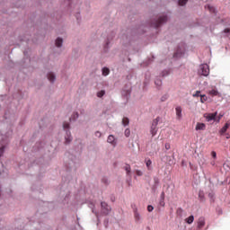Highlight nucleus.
I'll return each mask as SVG.
<instances>
[{"label": "nucleus", "mask_w": 230, "mask_h": 230, "mask_svg": "<svg viewBox=\"0 0 230 230\" xmlns=\"http://www.w3.org/2000/svg\"><path fill=\"white\" fill-rule=\"evenodd\" d=\"M129 123H130V120L128 119V118L124 117V118L122 119V125H123L124 127H127V125H128Z\"/></svg>", "instance_id": "17"}, {"label": "nucleus", "mask_w": 230, "mask_h": 230, "mask_svg": "<svg viewBox=\"0 0 230 230\" xmlns=\"http://www.w3.org/2000/svg\"><path fill=\"white\" fill-rule=\"evenodd\" d=\"M136 174L138 176V177H141V175H143V172L139 171V170H137L136 171Z\"/></svg>", "instance_id": "31"}, {"label": "nucleus", "mask_w": 230, "mask_h": 230, "mask_svg": "<svg viewBox=\"0 0 230 230\" xmlns=\"http://www.w3.org/2000/svg\"><path fill=\"white\" fill-rule=\"evenodd\" d=\"M199 96H200L201 103H204L205 102H208V96H206V94L199 95Z\"/></svg>", "instance_id": "20"}, {"label": "nucleus", "mask_w": 230, "mask_h": 230, "mask_svg": "<svg viewBox=\"0 0 230 230\" xmlns=\"http://www.w3.org/2000/svg\"><path fill=\"white\" fill-rule=\"evenodd\" d=\"M171 146L170 143H165V150H170Z\"/></svg>", "instance_id": "35"}, {"label": "nucleus", "mask_w": 230, "mask_h": 230, "mask_svg": "<svg viewBox=\"0 0 230 230\" xmlns=\"http://www.w3.org/2000/svg\"><path fill=\"white\" fill-rule=\"evenodd\" d=\"M206 226V219L204 217H199L198 220V228L202 229Z\"/></svg>", "instance_id": "6"}, {"label": "nucleus", "mask_w": 230, "mask_h": 230, "mask_svg": "<svg viewBox=\"0 0 230 230\" xmlns=\"http://www.w3.org/2000/svg\"><path fill=\"white\" fill-rule=\"evenodd\" d=\"M101 207H102V213H103V215H107L108 213H111V207L107 203L102 202Z\"/></svg>", "instance_id": "4"}, {"label": "nucleus", "mask_w": 230, "mask_h": 230, "mask_svg": "<svg viewBox=\"0 0 230 230\" xmlns=\"http://www.w3.org/2000/svg\"><path fill=\"white\" fill-rule=\"evenodd\" d=\"M208 94L210 96H218V92L217 91V89H212V90L208 91Z\"/></svg>", "instance_id": "15"}, {"label": "nucleus", "mask_w": 230, "mask_h": 230, "mask_svg": "<svg viewBox=\"0 0 230 230\" xmlns=\"http://www.w3.org/2000/svg\"><path fill=\"white\" fill-rule=\"evenodd\" d=\"M124 134H125L126 137H130V129L127 128V129L124 131Z\"/></svg>", "instance_id": "26"}, {"label": "nucleus", "mask_w": 230, "mask_h": 230, "mask_svg": "<svg viewBox=\"0 0 230 230\" xmlns=\"http://www.w3.org/2000/svg\"><path fill=\"white\" fill-rule=\"evenodd\" d=\"M147 211H149V213H151V211H154V207L152 205H148Z\"/></svg>", "instance_id": "30"}, {"label": "nucleus", "mask_w": 230, "mask_h": 230, "mask_svg": "<svg viewBox=\"0 0 230 230\" xmlns=\"http://www.w3.org/2000/svg\"><path fill=\"white\" fill-rule=\"evenodd\" d=\"M226 139H229V134H226Z\"/></svg>", "instance_id": "41"}, {"label": "nucleus", "mask_w": 230, "mask_h": 230, "mask_svg": "<svg viewBox=\"0 0 230 230\" xmlns=\"http://www.w3.org/2000/svg\"><path fill=\"white\" fill-rule=\"evenodd\" d=\"M95 136H96V137H102V132L96 131Z\"/></svg>", "instance_id": "34"}, {"label": "nucleus", "mask_w": 230, "mask_h": 230, "mask_svg": "<svg viewBox=\"0 0 230 230\" xmlns=\"http://www.w3.org/2000/svg\"><path fill=\"white\" fill-rule=\"evenodd\" d=\"M109 73H111V70H109L108 67H103V68H102V75H103V76L109 75Z\"/></svg>", "instance_id": "18"}, {"label": "nucleus", "mask_w": 230, "mask_h": 230, "mask_svg": "<svg viewBox=\"0 0 230 230\" xmlns=\"http://www.w3.org/2000/svg\"><path fill=\"white\" fill-rule=\"evenodd\" d=\"M108 143H111V145H116V138L114 137V136L112 135H110L108 137V139H107Z\"/></svg>", "instance_id": "12"}, {"label": "nucleus", "mask_w": 230, "mask_h": 230, "mask_svg": "<svg viewBox=\"0 0 230 230\" xmlns=\"http://www.w3.org/2000/svg\"><path fill=\"white\" fill-rule=\"evenodd\" d=\"M199 96H200V91H197V92L193 94V97H194V98H199Z\"/></svg>", "instance_id": "28"}, {"label": "nucleus", "mask_w": 230, "mask_h": 230, "mask_svg": "<svg viewBox=\"0 0 230 230\" xmlns=\"http://www.w3.org/2000/svg\"><path fill=\"white\" fill-rule=\"evenodd\" d=\"M65 139H66V144H69V143H71V141H73V137H71V131H66Z\"/></svg>", "instance_id": "9"}, {"label": "nucleus", "mask_w": 230, "mask_h": 230, "mask_svg": "<svg viewBox=\"0 0 230 230\" xmlns=\"http://www.w3.org/2000/svg\"><path fill=\"white\" fill-rule=\"evenodd\" d=\"M205 8H206V10H208V12H210V13H215V7H213L211 5H206Z\"/></svg>", "instance_id": "19"}, {"label": "nucleus", "mask_w": 230, "mask_h": 230, "mask_svg": "<svg viewBox=\"0 0 230 230\" xmlns=\"http://www.w3.org/2000/svg\"><path fill=\"white\" fill-rule=\"evenodd\" d=\"M207 121H213L217 118V112L215 113H208L207 116H205Z\"/></svg>", "instance_id": "7"}, {"label": "nucleus", "mask_w": 230, "mask_h": 230, "mask_svg": "<svg viewBox=\"0 0 230 230\" xmlns=\"http://www.w3.org/2000/svg\"><path fill=\"white\" fill-rule=\"evenodd\" d=\"M210 164H211L212 166H215V161H212V162L210 163Z\"/></svg>", "instance_id": "40"}, {"label": "nucleus", "mask_w": 230, "mask_h": 230, "mask_svg": "<svg viewBox=\"0 0 230 230\" xmlns=\"http://www.w3.org/2000/svg\"><path fill=\"white\" fill-rule=\"evenodd\" d=\"M211 155H212L213 159H217V152L212 151Z\"/></svg>", "instance_id": "33"}, {"label": "nucleus", "mask_w": 230, "mask_h": 230, "mask_svg": "<svg viewBox=\"0 0 230 230\" xmlns=\"http://www.w3.org/2000/svg\"><path fill=\"white\" fill-rule=\"evenodd\" d=\"M174 57H179V51L174 54Z\"/></svg>", "instance_id": "39"}, {"label": "nucleus", "mask_w": 230, "mask_h": 230, "mask_svg": "<svg viewBox=\"0 0 230 230\" xmlns=\"http://www.w3.org/2000/svg\"><path fill=\"white\" fill-rule=\"evenodd\" d=\"M63 128L66 130V128H69V123L68 122H64L63 123Z\"/></svg>", "instance_id": "27"}, {"label": "nucleus", "mask_w": 230, "mask_h": 230, "mask_svg": "<svg viewBox=\"0 0 230 230\" xmlns=\"http://www.w3.org/2000/svg\"><path fill=\"white\" fill-rule=\"evenodd\" d=\"M48 80H49V82H55V80H56V76H55V74H53V73H49L48 74Z\"/></svg>", "instance_id": "13"}, {"label": "nucleus", "mask_w": 230, "mask_h": 230, "mask_svg": "<svg viewBox=\"0 0 230 230\" xmlns=\"http://www.w3.org/2000/svg\"><path fill=\"white\" fill-rule=\"evenodd\" d=\"M134 218L136 222H139V220H141V216L139 215V212H137V208L134 210Z\"/></svg>", "instance_id": "11"}, {"label": "nucleus", "mask_w": 230, "mask_h": 230, "mask_svg": "<svg viewBox=\"0 0 230 230\" xmlns=\"http://www.w3.org/2000/svg\"><path fill=\"white\" fill-rule=\"evenodd\" d=\"M105 95V91L102 90L97 93L98 98H102Z\"/></svg>", "instance_id": "24"}, {"label": "nucleus", "mask_w": 230, "mask_h": 230, "mask_svg": "<svg viewBox=\"0 0 230 230\" xmlns=\"http://www.w3.org/2000/svg\"><path fill=\"white\" fill-rule=\"evenodd\" d=\"M155 85H161L162 82H161V80H156L155 82Z\"/></svg>", "instance_id": "36"}, {"label": "nucleus", "mask_w": 230, "mask_h": 230, "mask_svg": "<svg viewBox=\"0 0 230 230\" xmlns=\"http://www.w3.org/2000/svg\"><path fill=\"white\" fill-rule=\"evenodd\" d=\"M3 154H4V146L0 148V157H3Z\"/></svg>", "instance_id": "29"}, {"label": "nucleus", "mask_w": 230, "mask_h": 230, "mask_svg": "<svg viewBox=\"0 0 230 230\" xmlns=\"http://www.w3.org/2000/svg\"><path fill=\"white\" fill-rule=\"evenodd\" d=\"M146 165L147 169L150 170V166H152V160L148 159L147 161H146Z\"/></svg>", "instance_id": "23"}, {"label": "nucleus", "mask_w": 230, "mask_h": 230, "mask_svg": "<svg viewBox=\"0 0 230 230\" xmlns=\"http://www.w3.org/2000/svg\"><path fill=\"white\" fill-rule=\"evenodd\" d=\"M125 171L127 172V175H130V172H131V168H130V165L127 164L125 167H124Z\"/></svg>", "instance_id": "21"}, {"label": "nucleus", "mask_w": 230, "mask_h": 230, "mask_svg": "<svg viewBox=\"0 0 230 230\" xmlns=\"http://www.w3.org/2000/svg\"><path fill=\"white\" fill-rule=\"evenodd\" d=\"M195 220V217H193V216H190L189 217H187L186 219H185V222L187 223V224H193V221Z\"/></svg>", "instance_id": "16"}, {"label": "nucleus", "mask_w": 230, "mask_h": 230, "mask_svg": "<svg viewBox=\"0 0 230 230\" xmlns=\"http://www.w3.org/2000/svg\"><path fill=\"white\" fill-rule=\"evenodd\" d=\"M175 111H176L177 119H182V108L181 106H177L175 108Z\"/></svg>", "instance_id": "5"}, {"label": "nucleus", "mask_w": 230, "mask_h": 230, "mask_svg": "<svg viewBox=\"0 0 230 230\" xmlns=\"http://www.w3.org/2000/svg\"><path fill=\"white\" fill-rule=\"evenodd\" d=\"M157 125H159V117H157L155 119L153 120L150 133L154 137L157 134Z\"/></svg>", "instance_id": "2"}, {"label": "nucleus", "mask_w": 230, "mask_h": 230, "mask_svg": "<svg viewBox=\"0 0 230 230\" xmlns=\"http://www.w3.org/2000/svg\"><path fill=\"white\" fill-rule=\"evenodd\" d=\"M199 74L202 76H208L209 75V66L207 64L199 66Z\"/></svg>", "instance_id": "3"}, {"label": "nucleus", "mask_w": 230, "mask_h": 230, "mask_svg": "<svg viewBox=\"0 0 230 230\" xmlns=\"http://www.w3.org/2000/svg\"><path fill=\"white\" fill-rule=\"evenodd\" d=\"M186 3H188V0H179L178 4L180 6H184V4H186Z\"/></svg>", "instance_id": "22"}, {"label": "nucleus", "mask_w": 230, "mask_h": 230, "mask_svg": "<svg viewBox=\"0 0 230 230\" xmlns=\"http://www.w3.org/2000/svg\"><path fill=\"white\" fill-rule=\"evenodd\" d=\"M159 204H160V206H162V208H164V206H165L164 199H160Z\"/></svg>", "instance_id": "32"}, {"label": "nucleus", "mask_w": 230, "mask_h": 230, "mask_svg": "<svg viewBox=\"0 0 230 230\" xmlns=\"http://www.w3.org/2000/svg\"><path fill=\"white\" fill-rule=\"evenodd\" d=\"M224 33H230V29L229 28L225 29Z\"/></svg>", "instance_id": "38"}, {"label": "nucleus", "mask_w": 230, "mask_h": 230, "mask_svg": "<svg viewBox=\"0 0 230 230\" xmlns=\"http://www.w3.org/2000/svg\"><path fill=\"white\" fill-rule=\"evenodd\" d=\"M160 199H164V191H163L160 195Z\"/></svg>", "instance_id": "37"}, {"label": "nucleus", "mask_w": 230, "mask_h": 230, "mask_svg": "<svg viewBox=\"0 0 230 230\" xmlns=\"http://www.w3.org/2000/svg\"><path fill=\"white\" fill-rule=\"evenodd\" d=\"M166 21H168V16L162 15L153 23V26L155 28H159V26H161V24L166 22Z\"/></svg>", "instance_id": "1"}, {"label": "nucleus", "mask_w": 230, "mask_h": 230, "mask_svg": "<svg viewBox=\"0 0 230 230\" xmlns=\"http://www.w3.org/2000/svg\"><path fill=\"white\" fill-rule=\"evenodd\" d=\"M195 130H206V124L198 122Z\"/></svg>", "instance_id": "8"}, {"label": "nucleus", "mask_w": 230, "mask_h": 230, "mask_svg": "<svg viewBox=\"0 0 230 230\" xmlns=\"http://www.w3.org/2000/svg\"><path fill=\"white\" fill-rule=\"evenodd\" d=\"M64 40H62V38H58L56 40V46L57 48H60L63 44Z\"/></svg>", "instance_id": "14"}, {"label": "nucleus", "mask_w": 230, "mask_h": 230, "mask_svg": "<svg viewBox=\"0 0 230 230\" xmlns=\"http://www.w3.org/2000/svg\"><path fill=\"white\" fill-rule=\"evenodd\" d=\"M77 118H78V112H74L70 119H77Z\"/></svg>", "instance_id": "25"}, {"label": "nucleus", "mask_w": 230, "mask_h": 230, "mask_svg": "<svg viewBox=\"0 0 230 230\" xmlns=\"http://www.w3.org/2000/svg\"><path fill=\"white\" fill-rule=\"evenodd\" d=\"M227 128H229V123H226L225 126L219 130L220 136H224L225 132H227Z\"/></svg>", "instance_id": "10"}]
</instances>
